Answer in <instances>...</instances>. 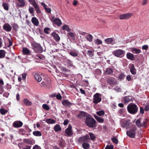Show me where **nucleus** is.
I'll list each match as a JSON object with an SVG mask.
<instances>
[{
	"mask_svg": "<svg viewBox=\"0 0 149 149\" xmlns=\"http://www.w3.org/2000/svg\"><path fill=\"white\" fill-rule=\"evenodd\" d=\"M105 42L106 43L108 44H111L113 42V40L111 38H107L105 39Z\"/></svg>",
	"mask_w": 149,
	"mask_h": 149,
	"instance_id": "f704fd0d",
	"label": "nucleus"
},
{
	"mask_svg": "<svg viewBox=\"0 0 149 149\" xmlns=\"http://www.w3.org/2000/svg\"><path fill=\"white\" fill-rule=\"evenodd\" d=\"M132 15L131 13H128L120 15L119 16V19H129Z\"/></svg>",
	"mask_w": 149,
	"mask_h": 149,
	"instance_id": "9d476101",
	"label": "nucleus"
},
{
	"mask_svg": "<svg viewBox=\"0 0 149 149\" xmlns=\"http://www.w3.org/2000/svg\"><path fill=\"white\" fill-rule=\"evenodd\" d=\"M33 49L36 52H42V48L40 45L36 42L33 43L32 44Z\"/></svg>",
	"mask_w": 149,
	"mask_h": 149,
	"instance_id": "423d86ee",
	"label": "nucleus"
},
{
	"mask_svg": "<svg viewBox=\"0 0 149 149\" xmlns=\"http://www.w3.org/2000/svg\"><path fill=\"white\" fill-rule=\"evenodd\" d=\"M95 43L97 45L101 44L102 43V41L98 39H97L95 41Z\"/></svg>",
	"mask_w": 149,
	"mask_h": 149,
	"instance_id": "3c124183",
	"label": "nucleus"
},
{
	"mask_svg": "<svg viewBox=\"0 0 149 149\" xmlns=\"http://www.w3.org/2000/svg\"><path fill=\"white\" fill-rule=\"evenodd\" d=\"M124 103L127 104L128 102L132 101L133 99L130 96H126L123 98Z\"/></svg>",
	"mask_w": 149,
	"mask_h": 149,
	"instance_id": "f3484780",
	"label": "nucleus"
},
{
	"mask_svg": "<svg viewBox=\"0 0 149 149\" xmlns=\"http://www.w3.org/2000/svg\"><path fill=\"white\" fill-rule=\"evenodd\" d=\"M46 122L48 124H54L56 123V121L54 120L49 118L47 119L46 120Z\"/></svg>",
	"mask_w": 149,
	"mask_h": 149,
	"instance_id": "473e14b6",
	"label": "nucleus"
},
{
	"mask_svg": "<svg viewBox=\"0 0 149 149\" xmlns=\"http://www.w3.org/2000/svg\"><path fill=\"white\" fill-rule=\"evenodd\" d=\"M112 141L114 143L117 144L118 143V140L116 138V137H113L111 139Z\"/></svg>",
	"mask_w": 149,
	"mask_h": 149,
	"instance_id": "8fccbe9b",
	"label": "nucleus"
},
{
	"mask_svg": "<svg viewBox=\"0 0 149 149\" xmlns=\"http://www.w3.org/2000/svg\"><path fill=\"white\" fill-rule=\"evenodd\" d=\"M50 30V28L49 27H46L44 29V32L47 34H48L49 32V31Z\"/></svg>",
	"mask_w": 149,
	"mask_h": 149,
	"instance_id": "603ef678",
	"label": "nucleus"
},
{
	"mask_svg": "<svg viewBox=\"0 0 149 149\" xmlns=\"http://www.w3.org/2000/svg\"><path fill=\"white\" fill-rule=\"evenodd\" d=\"M34 7L35 9L39 8V6L38 5L36 2H34L31 4Z\"/></svg>",
	"mask_w": 149,
	"mask_h": 149,
	"instance_id": "864d4df0",
	"label": "nucleus"
},
{
	"mask_svg": "<svg viewBox=\"0 0 149 149\" xmlns=\"http://www.w3.org/2000/svg\"><path fill=\"white\" fill-rule=\"evenodd\" d=\"M62 29L65 30L68 32L70 31L71 30V29L66 25H65L62 27Z\"/></svg>",
	"mask_w": 149,
	"mask_h": 149,
	"instance_id": "ea45409f",
	"label": "nucleus"
},
{
	"mask_svg": "<svg viewBox=\"0 0 149 149\" xmlns=\"http://www.w3.org/2000/svg\"><path fill=\"white\" fill-rule=\"evenodd\" d=\"M8 112V111L7 110H6L3 108H1L0 109V112L1 114L2 115H5Z\"/></svg>",
	"mask_w": 149,
	"mask_h": 149,
	"instance_id": "79ce46f5",
	"label": "nucleus"
},
{
	"mask_svg": "<svg viewBox=\"0 0 149 149\" xmlns=\"http://www.w3.org/2000/svg\"><path fill=\"white\" fill-rule=\"evenodd\" d=\"M33 133L34 135L37 136H41L42 135L41 132L39 131H34Z\"/></svg>",
	"mask_w": 149,
	"mask_h": 149,
	"instance_id": "4c0bfd02",
	"label": "nucleus"
},
{
	"mask_svg": "<svg viewBox=\"0 0 149 149\" xmlns=\"http://www.w3.org/2000/svg\"><path fill=\"white\" fill-rule=\"evenodd\" d=\"M113 72V68L108 67L107 68L106 70L104 72L105 74L111 75Z\"/></svg>",
	"mask_w": 149,
	"mask_h": 149,
	"instance_id": "6ab92c4d",
	"label": "nucleus"
},
{
	"mask_svg": "<svg viewBox=\"0 0 149 149\" xmlns=\"http://www.w3.org/2000/svg\"><path fill=\"white\" fill-rule=\"evenodd\" d=\"M136 127L134 126L131 129L128 131H127L126 134L129 137L134 138L136 135V132L137 130Z\"/></svg>",
	"mask_w": 149,
	"mask_h": 149,
	"instance_id": "7ed1b4c3",
	"label": "nucleus"
},
{
	"mask_svg": "<svg viewBox=\"0 0 149 149\" xmlns=\"http://www.w3.org/2000/svg\"><path fill=\"white\" fill-rule=\"evenodd\" d=\"M72 126L70 124H69L68 127L65 130V133L67 136H71L73 134V132L72 130Z\"/></svg>",
	"mask_w": 149,
	"mask_h": 149,
	"instance_id": "0eeeda50",
	"label": "nucleus"
},
{
	"mask_svg": "<svg viewBox=\"0 0 149 149\" xmlns=\"http://www.w3.org/2000/svg\"><path fill=\"white\" fill-rule=\"evenodd\" d=\"M26 75L27 74L26 73H24L22 74V79L23 80H26Z\"/></svg>",
	"mask_w": 149,
	"mask_h": 149,
	"instance_id": "13d9d810",
	"label": "nucleus"
},
{
	"mask_svg": "<svg viewBox=\"0 0 149 149\" xmlns=\"http://www.w3.org/2000/svg\"><path fill=\"white\" fill-rule=\"evenodd\" d=\"M31 22L33 24L36 26H38L39 24L38 19L35 17H33L31 19Z\"/></svg>",
	"mask_w": 149,
	"mask_h": 149,
	"instance_id": "5701e85b",
	"label": "nucleus"
},
{
	"mask_svg": "<svg viewBox=\"0 0 149 149\" xmlns=\"http://www.w3.org/2000/svg\"><path fill=\"white\" fill-rule=\"evenodd\" d=\"M69 36L71 37L72 38H74V36L73 33L72 32H69L68 33Z\"/></svg>",
	"mask_w": 149,
	"mask_h": 149,
	"instance_id": "69168bd1",
	"label": "nucleus"
},
{
	"mask_svg": "<svg viewBox=\"0 0 149 149\" xmlns=\"http://www.w3.org/2000/svg\"><path fill=\"white\" fill-rule=\"evenodd\" d=\"M66 63L68 65L72 67L73 65V63L72 61L69 59H67L66 60Z\"/></svg>",
	"mask_w": 149,
	"mask_h": 149,
	"instance_id": "de8ad7c7",
	"label": "nucleus"
},
{
	"mask_svg": "<svg viewBox=\"0 0 149 149\" xmlns=\"http://www.w3.org/2000/svg\"><path fill=\"white\" fill-rule=\"evenodd\" d=\"M6 52L3 50H0V58H4L5 56Z\"/></svg>",
	"mask_w": 149,
	"mask_h": 149,
	"instance_id": "72a5a7b5",
	"label": "nucleus"
},
{
	"mask_svg": "<svg viewBox=\"0 0 149 149\" xmlns=\"http://www.w3.org/2000/svg\"><path fill=\"white\" fill-rule=\"evenodd\" d=\"M113 145H110L109 146L108 145L105 148V149H113Z\"/></svg>",
	"mask_w": 149,
	"mask_h": 149,
	"instance_id": "6e6d98bb",
	"label": "nucleus"
},
{
	"mask_svg": "<svg viewBox=\"0 0 149 149\" xmlns=\"http://www.w3.org/2000/svg\"><path fill=\"white\" fill-rule=\"evenodd\" d=\"M128 112L130 114H134L138 111V107L135 104H129L127 107Z\"/></svg>",
	"mask_w": 149,
	"mask_h": 149,
	"instance_id": "f03ea898",
	"label": "nucleus"
},
{
	"mask_svg": "<svg viewBox=\"0 0 149 149\" xmlns=\"http://www.w3.org/2000/svg\"><path fill=\"white\" fill-rule=\"evenodd\" d=\"M144 110L143 108L142 107H140V113L141 114H143L144 113Z\"/></svg>",
	"mask_w": 149,
	"mask_h": 149,
	"instance_id": "0e129e2a",
	"label": "nucleus"
},
{
	"mask_svg": "<svg viewBox=\"0 0 149 149\" xmlns=\"http://www.w3.org/2000/svg\"><path fill=\"white\" fill-rule=\"evenodd\" d=\"M69 54L72 56L74 57L77 56L78 55V54L77 52H70Z\"/></svg>",
	"mask_w": 149,
	"mask_h": 149,
	"instance_id": "a18cd8bd",
	"label": "nucleus"
},
{
	"mask_svg": "<svg viewBox=\"0 0 149 149\" xmlns=\"http://www.w3.org/2000/svg\"><path fill=\"white\" fill-rule=\"evenodd\" d=\"M18 132L20 134L22 135H25V131L24 129L21 128L19 130Z\"/></svg>",
	"mask_w": 149,
	"mask_h": 149,
	"instance_id": "58836bf2",
	"label": "nucleus"
},
{
	"mask_svg": "<svg viewBox=\"0 0 149 149\" xmlns=\"http://www.w3.org/2000/svg\"><path fill=\"white\" fill-rule=\"evenodd\" d=\"M56 98L59 100H61L62 97L61 96V95L60 94H59L57 95H56Z\"/></svg>",
	"mask_w": 149,
	"mask_h": 149,
	"instance_id": "e2e57ef3",
	"label": "nucleus"
},
{
	"mask_svg": "<svg viewBox=\"0 0 149 149\" xmlns=\"http://www.w3.org/2000/svg\"><path fill=\"white\" fill-rule=\"evenodd\" d=\"M130 124V123L128 120H126L122 122L121 124V126L123 128L127 129Z\"/></svg>",
	"mask_w": 149,
	"mask_h": 149,
	"instance_id": "ddd939ff",
	"label": "nucleus"
},
{
	"mask_svg": "<svg viewBox=\"0 0 149 149\" xmlns=\"http://www.w3.org/2000/svg\"><path fill=\"white\" fill-rule=\"evenodd\" d=\"M101 97V95L99 93H97L95 94L93 96V103L97 104L100 102L102 100Z\"/></svg>",
	"mask_w": 149,
	"mask_h": 149,
	"instance_id": "39448f33",
	"label": "nucleus"
},
{
	"mask_svg": "<svg viewBox=\"0 0 149 149\" xmlns=\"http://www.w3.org/2000/svg\"><path fill=\"white\" fill-rule=\"evenodd\" d=\"M88 113L83 111H81L80 113L77 116V117L79 119H82L88 116Z\"/></svg>",
	"mask_w": 149,
	"mask_h": 149,
	"instance_id": "dca6fc26",
	"label": "nucleus"
},
{
	"mask_svg": "<svg viewBox=\"0 0 149 149\" xmlns=\"http://www.w3.org/2000/svg\"><path fill=\"white\" fill-rule=\"evenodd\" d=\"M125 77V75L123 73H121L118 76V78L120 79H121L124 78Z\"/></svg>",
	"mask_w": 149,
	"mask_h": 149,
	"instance_id": "5fc2aeb1",
	"label": "nucleus"
},
{
	"mask_svg": "<svg viewBox=\"0 0 149 149\" xmlns=\"http://www.w3.org/2000/svg\"><path fill=\"white\" fill-rule=\"evenodd\" d=\"M34 77L36 80L38 82L42 80L41 77L38 73H35L34 75Z\"/></svg>",
	"mask_w": 149,
	"mask_h": 149,
	"instance_id": "393cba45",
	"label": "nucleus"
},
{
	"mask_svg": "<svg viewBox=\"0 0 149 149\" xmlns=\"http://www.w3.org/2000/svg\"><path fill=\"white\" fill-rule=\"evenodd\" d=\"M90 138L89 137V135L86 134L84 136L80 137L78 139V141L80 143L86 142H87L88 140H89Z\"/></svg>",
	"mask_w": 149,
	"mask_h": 149,
	"instance_id": "6e6552de",
	"label": "nucleus"
},
{
	"mask_svg": "<svg viewBox=\"0 0 149 149\" xmlns=\"http://www.w3.org/2000/svg\"><path fill=\"white\" fill-rule=\"evenodd\" d=\"M42 107L43 109L46 110H48L49 109V107L46 104H44L42 105Z\"/></svg>",
	"mask_w": 149,
	"mask_h": 149,
	"instance_id": "09e8293b",
	"label": "nucleus"
},
{
	"mask_svg": "<svg viewBox=\"0 0 149 149\" xmlns=\"http://www.w3.org/2000/svg\"><path fill=\"white\" fill-rule=\"evenodd\" d=\"M12 26L13 30L17 31L19 28L18 26L15 23H14L12 24Z\"/></svg>",
	"mask_w": 149,
	"mask_h": 149,
	"instance_id": "37998d69",
	"label": "nucleus"
},
{
	"mask_svg": "<svg viewBox=\"0 0 149 149\" xmlns=\"http://www.w3.org/2000/svg\"><path fill=\"white\" fill-rule=\"evenodd\" d=\"M85 123L87 126L91 128L96 127V121L90 115L88 114L85 120Z\"/></svg>",
	"mask_w": 149,
	"mask_h": 149,
	"instance_id": "f257e3e1",
	"label": "nucleus"
},
{
	"mask_svg": "<svg viewBox=\"0 0 149 149\" xmlns=\"http://www.w3.org/2000/svg\"><path fill=\"white\" fill-rule=\"evenodd\" d=\"M141 118H139L137 119L136 122V126L138 127H141Z\"/></svg>",
	"mask_w": 149,
	"mask_h": 149,
	"instance_id": "a19ab883",
	"label": "nucleus"
},
{
	"mask_svg": "<svg viewBox=\"0 0 149 149\" xmlns=\"http://www.w3.org/2000/svg\"><path fill=\"white\" fill-rule=\"evenodd\" d=\"M126 79L129 81H130L132 79L131 76L129 75H127L126 77Z\"/></svg>",
	"mask_w": 149,
	"mask_h": 149,
	"instance_id": "338daca9",
	"label": "nucleus"
},
{
	"mask_svg": "<svg viewBox=\"0 0 149 149\" xmlns=\"http://www.w3.org/2000/svg\"><path fill=\"white\" fill-rule=\"evenodd\" d=\"M125 51L123 50L118 49L113 51L112 54L115 56L119 57L122 58L124 56Z\"/></svg>",
	"mask_w": 149,
	"mask_h": 149,
	"instance_id": "20e7f679",
	"label": "nucleus"
},
{
	"mask_svg": "<svg viewBox=\"0 0 149 149\" xmlns=\"http://www.w3.org/2000/svg\"><path fill=\"white\" fill-rule=\"evenodd\" d=\"M127 58L128 59L132 61H134L135 59V57L134 55L132 54L130 52L127 53Z\"/></svg>",
	"mask_w": 149,
	"mask_h": 149,
	"instance_id": "4be33fe9",
	"label": "nucleus"
},
{
	"mask_svg": "<svg viewBox=\"0 0 149 149\" xmlns=\"http://www.w3.org/2000/svg\"><path fill=\"white\" fill-rule=\"evenodd\" d=\"M2 6L3 8L6 10L8 11L9 10L8 4L7 3H3L2 4Z\"/></svg>",
	"mask_w": 149,
	"mask_h": 149,
	"instance_id": "2f4dec72",
	"label": "nucleus"
},
{
	"mask_svg": "<svg viewBox=\"0 0 149 149\" xmlns=\"http://www.w3.org/2000/svg\"><path fill=\"white\" fill-rule=\"evenodd\" d=\"M54 129L56 132H58L61 130V128L59 124H56L54 127Z\"/></svg>",
	"mask_w": 149,
	"mask_h": 149,
	"instance_id": "7c9ffc66",
	"label": "nucleus"
},
{
	"mask_svg": "<svg viewBox=\"0 0 149 149\" xmlns=\"http://www.w3.org/2000/svg\"><path fill=\"white\" fill-rule=\"evenodd\" d=\"M23 125L22 122L17 120L14 122L13 124V126L14 128H19L21 127Z\"/></svg>",
	"mask_w": 149,
	"mask_h": 149,
	"instance_id": "1a4fd4ad",
	"label": "nucleus"
},
{
	"mask_svg": "<svg viewBox=\"0 0 149 149\" xmlns=\"http://www.w3.org/2000/svg\"><path fill=\"white\" fill-rule=\"evenodd\" d=\"M149 120L147 118H144L142 122L141 123V127H143L144 128H146L148 127Z\"/></svg>",
	"mask_w": 149,
	"mask_h": 149,
	"instance_id": "2eb2a0df",
	"label": "nucleus"
},
{
	"mask_svg": "<svg viewBox=\"0 0 149 149\" xmlns=\"http://www.w3.org/2000/svg\"><path fill=\"white\" fill-rule=\"evenodd\" d=\"M107 81L109 84L111 85H114L116 83L113 79L111 78H108L107 80Z\"/></svg>",
	"mask_w": 149,
	"mask_h": 149,
	"instance_id": "bb28decb",
	"label": "nucleus"
},
{
	"mask_svg": "<svg viewBox=\"0 0 149 149\" xmlns=\"http://www.w3.org/2000/svg\"><path fill=\"white\" fill-rule=\"evenodd\" d=\"M51 35L53 37L54 39L56 41H58L60 40V37L58 34L56 33L53 32L51 33Z\"/></svg>",
	"mask_w": 149,
	"mask_h": 149,
	"instance_id": "412c9836",
	"label": "nucleus"
},
{
	"mask_svg": "<svg viewBox=\"0 0 149 149\" xmlns=\"http://www.w3.org/2000/svg\"><path fill=\"white\" fill-rule=\"evenodd\" d=\"M29 11L31 14H32L34 13V9L32 7L29 8Z\"/></svg>",
	"mask_w": 149,
	"mask_h": 149,
	"instance_id": "680f3d73",
	"label": "nucleus"
},
{
	"mask_svg": "<svg viewBox=\"0 0 149 149\" xmlns=\"http://www.w3.org/2000/svg\"><path fill=\"white\" fill-rule=\"evenodd\" d=\"M82 146L84 149H88L90 147V145L87 142H84L82 144Z\"/></svg>",
	"mask_w": 149,
	"mask_h": 149,
	"instance_id": "c756f323",
	"label": "nucleus"
},
{
	"mask_svg": "<svg viewBox=\"0 0 149 149\" xmlns=\"http://www.w3.org/2000/svg\"><path fill=\"white\" fill-rule=\"evenodd\" d=\"M94 117L98 122L100 123H103L104 122V119L103 118L99 117L96 115H95Z\"/></svg>",
	"mask_w": 149,
	"mask_h": 149,
	"instance_id": "c85d7f7f",
	"label": "nucleus"
},
{
	"mask_svg": "<svg viewBox=\"0 0 149 149\" xmlns=\"http://www.w3.org/2000/svg\"><path fill=\"white\" fill-rule=\"evenodd\" d=\"M23 141L24 143L29 145H33L35 143L33 140L29 139H24Z\"/></svg>",
	"mask_w": 149,
	"mask_h": 149,
	"instance_id": "a211bd4d",
	"label": "nucleus"
},
{
	"mask_svg": "<svg viewBox=\"0 0 149 149\" xmlns=\"http://www.w3.org/2000/svg\"><path fill=\"white\" fill-rule=\"evenodd\" d=\"M16 2V6L18 7L22 8L25 5V3L24 0H17Z\"/></svg>",
	"mask_w": 149,
	"mask_h": 149,
	"instance_id": "9b49d317",
	"label": "nucleus"
},
{
	"mask_svg": "<svg viewBox=\"0 0 149 149\" xmlns=\"http://www.w3.org/2000/svg\"><path fill=\"white\" fill-rule=\"evenodd\" d=\"M86 39L88 41L91 42L93 40V37L91 34H88L86 37Z\"/></svg>",
	"mask_w": 149,
	"mask_h": 149,
	"instance_id": "c9c22d12",
	"label": "nucleus"
},
{
	"mask_svg": "<svg viewBox=\"0 0 149 149\" xmlns=\"http://www.w3.org/2000/svg\"><path fill=\"white\" fill-rule=\"evenodd\" d=\"M3 28L5 31L7 32H10L12 29L11 26L8 23L5 24L3 25Z\"/></svg>",
	"mask_w": 149,
	"mask_h": 149,
	"instance_id": "4468645a",
	"label": "nucleus"
},
{
	"mask_svg": "<svg viewBox=\"0 0 149 149\" xmlns=\"http://www.w3.org/2000/svg\"><path fill=\"white\" fill-rule=\"evenodd\" d=\"M96 114L99 116H101L104 115V112L103 110H101L96 112Z\"/></svg>",
	"mask_w": 149,
	"mask_h": 149,
	"instance_id": "49530a36",
	"label": "nucleus"
},
{
	"mask_svg": "<svg viewBox=\"0 0 149 149\" xmlns=\"http://www.w3.org/2000/svg\"><path fill=\"white\" fill-rule=\"evenodd\" d=\"M149 110V105H146L145 107L144 110L145 111H147Z\"/></svg>",
	"mask_w": 149,
	"mask_h": 149,
	"instance_id": "774afa93",
	"label": "nucleus"
},
{
	"mask_svg": "<svg viewBox=\"0 0 149 149\" xmlns=\"http://www.w3.org/2000/svg\"><path fill=\"white\" fill-rule=\"evenodd\" d=\"M62 103L63 106L69 108L71 106L74 104L70 102L68 100H63L62 102Z\"/></svg>",
	"mask_w": 149,
	"mask_h": 149,
	"instance_id": "f8f14e48",
	"label": "nucleus"
},
{
	"mask_svg": "<svg viewBox=\"0 0 149 149\" xmlns=\"http://www.w3.org/2000/svg\"><path fill=\"white\" fill-rule=\"evenodd\" d=\"M24 102L27 105H30L31 104V102L27 99H25L23 100Z\"/></svg>",
	"mask_w": 149,
	"mask_h": 149,
	"instance_id": "c03bdc74",
	"label": "nucleus"
},
{
	"mask_svg": "<svg viewBox=\"0 0 149 149\" xmlns=\"http://www.w3.org/2000/svg\"><path fill=\"white\" fill-rule=\"evenodd\" d=\"M132 52L134 54H139L140 53L141 51L140 49H138L135 48H132Z\"/></svg>",
	"mask_w": 149,
	"mask_h": 149,
	"instance_id": "a878e982",
	"label": "nucleus"
},
{
	"mask_svg": "<svg viewBox=\"0 0 149 149\" xmlns=\"http://www.w3.org/2000/svg\"><path fill=\"white\" fill-rule=\"evenodd\" d=\"M148 46L147 45H145L142 46V48L143 49L147 50L148 49Z\"/></svg>",
	"mask_w": 149,
	"mask_h": 149,
	"instance_id": "bf43d9fd",
	"label": "nucleus"
},
{
	"mask_svg": "<svg viewBox=\"0 0 149 149\" xmlns=\"http://www.w3.org/2000/svg\"><path fill=\"white\" fill-rule=\"evenodd\" d=\"M31 146H26L25 147H22L21 148V149H30L31 148Z\"/></svg>",
	"mask_w": 149,
	"mask_h": 149,
	"instance_id": "052dcab7",
	"label": "nucleus"
},
{
	"mask_svg": "<svg viewBox=\"0 0 149 149\" xmlns=\"http://www.w3.org/2000/svg\"><path fill=\"white\" fill-rule=\"evenodd\" d=\"M54 23L58 26H60L61 24L62 23L60 19L58 18L56 19Z\"/></svg>",
	"mask_w": 149,
	"mask_h": 149,
	"instance_id": "e433bc0d",
	"label": "nucleus"
},
{
	"mask_svg": "<svg viewBox=\"0 0 149 149\" xmlns=\"http://www.w3.org/2000/svg\"><path fill=\"white\" fill-rule=\"evenodd\" d=\"M87 54L90 56H93V52L91 50H88Z\"/></svg>",
	"mask_w": 149,
	"mask_h": 149,
	"instance_id": "4d7b16f0",
	"label": "nucleus"
},
{
	"mask_svg": "<svg viewBox=\"0 0 149 149\" xmlns=\"http://www.w3.org/2000/svg\"><path fill=\"white\" fill-rule=\"evenodd\" d=\"M22 52L25 55H29L31 54L30 51L27 48H23Z\"/></svg>",
	"mask_w": 149,
	"mask_h": 149,
	"instance_id": "b1692460",
	"label": "nucleus"
},
{
	"mask_svg": "<svg viewBox=\"0 0 149 149\" xmlns=\"http://www.w3.org/2000/svg\"><path fill=\"white\" fill-rule=\"evenodd\" d=\"M130 72L132 74L134 75L136 73V70L134 68V65L133 64H131L130 65Z\"/></svg>",
	"mask_w": 149,
	"mask_h": 149,
	"instance_id": "aec40b11",
	"label": "nucleus"
},
{
	"mask_svg": "<svg viewBox=\"0 0 149 149\" xmlns=\"http://www.w3.org/2000/svg\"><path fill=\"white\" fill-rule=\"evenodd\" d=\"M89 135L91 140L93 141H94L96 138L95 134L93 133L89 132Z\"/></svg>",
	"mask_w": 149,
	"mask_h": 149,
	"instance_id": "cd10ccee",
	"label": "nucleus"
}]
</instances>
